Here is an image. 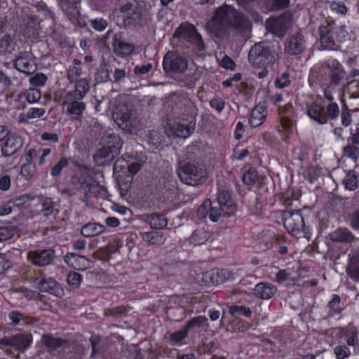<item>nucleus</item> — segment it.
<instances>
[{"instance_id":"1","label":"nucleus","mask_w":359,"mask_h":359,"mask_svg":"<svg viewBox=\"0 0 359 359\" xmlns=\"http://www.w3.org/2000/svg\"><path fill=\"white\" fill-rule=\"evenodd\" d=\"M251 27L252 22L245 15L228 5L219 7L208 25L209 32L220 39H227L231 29L243 34L248 32Z\"/></svg>"},{"instance_id":"2","label":"nucleus","mask_w":359,"mask_h":359,"mask_svg":"<svg viewBox=\"0 0 359 359\" xmlns=\"http://www.w3.org/2000/svg\"><path fill=\"white\" fill-rule=\"evenodd\" d=\"M115 123L123 130L132 133L137 126L136 111L130 103H120L113 113Z\"/></svg>"},{"instance_id":"3","label":"nucleus","mask_w":359,"mask_h":359,"mask_svg":"<svg viewBox=\"0 0 359 359\" xmlns=\"http://www.w3.org/2000/svg\"><path fill=\"white\" fill-rule=\"evenodd\" d=\"M178 176L183 183L196 186L203 182L205 172L196 162L182 161L178 166Z\"/></svg>"},{"instance_id":"4","label":"nucleus","mask_w":359,"mask_h":359,"mask_svg":"<svg viewBox=\"0 0 359 359\" xmlns=\"http://www.w3.org/2000/svg\"><path fill=\"white\" fill-rule=\"evenodd\" d=\"M248 59L255 67H266L273 63L275 56L271 44L267 42L255 43L249 51Z\"/></svg>"},{"instance_id":"5","label":"nucleus","mask_w":359,"mask_h":359,"mask_svg":"<svg viewBox=\"0 0 359 359\" xmlns=\"http://www.w3.org/2000/svg\"><path fill=\"white\" fill-rule=\"evenodd\" d=\"M163 67L167 74L175 79L187 69L188 61L178 54L170 51L164 56Z\"/></svg>"},{"instance_id":"6","label":"nucleus","mask_w":359,"mask_h":359,"mask_svg":"<svg viewBox=\"0 0 359 359\" xmlns=\"http://www.w3.org/2000/svg\"><path fill=\"white\" fill-rule=\"evenodd\" d=\"M174 36L178 37L182 41H185L201 51L205 46L201 36L198 33L196 27L190 24H182L175 32Z\"/></svg>"},{"instance_id":"7","label":"nucleus","mask_w":359,"mask_h":359,"mask_svg":"<svg viewBox=\"0 0 359 359\" xmlns=\"http://www.w3.org/2000/svg\"><path fill=\"white\" fill-rule=\"evenodd\" d=\"M284 227L292 235L303 232L305 222L301 210H286L282 215Z\"/></svg>"},{"instance_id":"8","label":"nucleus","mask_w":359,"mask_h":359,"mask_svg":"<svg viewBox=\"0 0 359 359\" xmlns=\"http://www.w3.org/2000/svg\"><path fill=\"white\" fill-rule=\"evenodd\" d=\"M337 104L331 102L327 107L325 113L322 106L318 104H312L308 107L307 114L310 118L316 122L323 124L327 122V116L334 118L337 115Z\"/></svg>"},{"instance_id":"9","label":"nucleus","mask_w":359,"mask_h":359,"mask_svg":"<svg viewBox=\"0 0 359 359\" xmlns=\"http://www.w3.org/2000/svg\"><path fill=\"white\" fill-rule=\"evenodd\" d=\"M82 100L67 94L64 97L62 106L67 107L66 114L71 116L72 120L80 121L83 118L86 104Z\"/></svg>"},{"instance_id":"10","label":"nucleus","mask_w":359,"mask_h":359,"mask_svg":"<svg viewBox=\"0 0 359 359\" xmlns=\"http://www.w3.org/2000/svg\"><path fill=\"white\" fill-rule=\"evenodd\" d=\"M322 70L325 76H327L330 79L329 85L324 89V95L327 100L331 102L334 99L332 93L337 86V63L334 60H327L322 65Z\"/></svg>"},{"instance_id":"11","label":"nucleus","mask_w":359,"mask_h":359,"mask_svg":"<svg viewBox=\"0 0 359 359\" xmlns=\"http://www.w3.org/2000/svg\"><path fill=\"white\" fill-rule=\"evenodd\" d=\"M55 257V251L51 248L36 250L28 254V259L39 266H45L52 264Z\"/></svg>"},{"instance_id":"12","label":"nucleus","mask_w":359,"mask_h":359,"mask_svg":"<svg viewBox=\"0 0 359 359\" xmlns=\"http://www.w3.org/2000/svg\"><path fill=\"white\" fill-rule=\"evenodd\" d=\"M113 50L119 57H127L134 51V46L124 39L123 32L116 33L113 37Z\"/></svg>"},{"instance_id":"13","label":"nucleus","mask_w":359,"mask_h":359,"mask_svg":"<svg viewBox=\"0 0 359 359\" xmlns=\"http://www.w3.org/2000/svg\"><path fill=\"white\" fill-rule=\"evenodd\" d=\"M305 48L304 36L297 33L292 35L288 39L285 47V52L290 55H298L301 54Z\"/></svg>"},{"instance_id":"14","label":"nucleus","mask_w":359,"mask_h":359,"mask_svg":"<svg viewBox=\"0 0 359 359\" xmlns=\"http://www.w3.org/2000/svg\"><path fill=\"white\" fill-rule=\"evenodd\" d=\"M23 143L21 136L15 134L8 135L1 147L2 155L6 157L13 155L22 147Z\"/></svg>"},{"instance_id":"15","label":"nucleus","mask_w":359,"mask_h":359,"mask_svg":"<svg viewBox=\"0 0 359 359\" xmlns=\"http://www.w3.org/2000/svg\"><path fill=\"white\" fill-rule=\"evenodd\" d=\"M13 67L20 72L29 75L34 73L36 68L29 62V54L27 52H20L13 60Z\"/></svg>"},{"instance_id":"16","label":"nucleus","mask_w":359,"mask_h":359,"mask_svg":"<svg viewBox=\"0 0 359 359\" xmlns=\"http://www.w3.org/2000/svg\"><path fill=\"white\" fill-rule=\"evenodd\" d=\"M38 284L41 292H48L60 298L65 295L63 288L52 278H41Z\"/></svg>"},{"instance_id":"17","label":"nucleus","mask_w":359,"mask_h":359,"mask_svg":"<svg viewBox=\"0 0 359 359\" xmlns=\"http://www.w3.org/2000/svg\"><path fill=\"white\" fill-rule=\"evenodd\" d=\"M201 77V72L199 70L189 69H187L185 73L180 74L175 79L177 80L180 86L193 88Z\"/></svg>"},{"instance_id":"18","label":"nucleus","mask_w":359,"mask_h":359,"mask_svg":"<svg viewBox=\"0 0 359 359\" xmlns=\"http://www.w3.org/2000/svg\"><path fill=\"white\" fill-rule=\"evenodd\" d=\"M217 201L224 215L230 216L235 212L236 205L231 199V196L229 191H219Z\"/></svg>"},{"instance_id":"19","label":"nucleus","mask_w":359,"mask_h":359,"mask_svg":"<svg viewBox=\"0 0 359 359\" xmlns=\"http://www.w3.org/2000/svg\"><path fill=\"white\" fill-rule=\"evenodd\" d=\"M64 260L71 267L77 269H85L90 266L91 262L83 255H79L76 253L68 252Z\"/></svg>"},{"instance_id":"20","label":"nucleus","mask_w":359,"mask_h":359,"mask_svg":"<svg viewBox=\"0 0 359 359\" xmlns=\"http://www.w3.org/2000/svg\"><path fill=\"white\" fill-rule=\"evenodd\" d=\"M334 30L331 25L322 26L320 27V42L323 49L334 50V39L333 37Z\"/></svg>"},{"instance_id":"21","label":"nucleus","mask_w":359,"mask_h":359,"mask_svg":"<svg viewBox=\"0 0 359 359\" xmlns=\"http://www.w3.org/2000/svg\"><path fill=\"white\" fill-rule=\"evenodd\" d=\"M117 156L114 151L103 146L94 154V159L97 165L104 166L110 164Z\"/></svg>"},{"instance_id":"22","label":"nucleus","mask_w":359,"mask_h":359,"mask_svg":"<svg viewBox=\"0 0 359 359\" xmlns=\"http://www.w3.org/2000/svg\"><path fill=\"white\" fill-rule=\"evenodd\" d=\"M267 116L266 108L263 105L255 106L249 117V123L251 127L257 128L261 126Z\"/></svg>"},{"instance_id":"23","label":"nucleus","mask_w":359,"mask_h":359,"mask_svg":"<svg viewBox=\"0 0 359 359\" xmlns=\"http://www.w3.org/2000/svg\"><path fill=\"white\" fill-rule=\"evenodd\" d=\"M277 291L275 285L268 283H259L255 285L254 294L262 299L271 298Z\"/></svg>"},{"instance_id":"24","label":"nucleus","mask_w":359,"mask_h":359,"mask_svg":"<svg viewBox=\"0 0 359 359\" xmlns=\"http://www.w3.org/2000/svg\"><path fill=\"white\" fill-rule=\"evenodd\" d=\"M288 23L284 18L273 20L269 25V31L277 36L283 37L288 29Z\"/></svg>"},{"instance_id":"25","label":"nucleus","mask_w":359,"mask_h":359,"mask_svg":"<svg viewBox=\"0 0 359 359\" xmlns=\"http://www.w3.org/2000/svg\"><path fill=\"white\" fill-rule=\"evenodd\" d=\"M85 195L86 197L93 196L95 198H106L108 196V191L105 187L95 182H90Z\"/></svg>"},{"instance_id":"26","label":"nucleus","mask_w":359,"mask_h":359,"mask_svg":"<svg viewBox=\"0 0 359 359\" xmlns=\"http://www.w3.org/2000/svg\"><path fill=\"white\" fill-rule=\"evenodd\" d=\"M104 146L109 150L114 151L116 155H118L123 146V142L121 137L115 134L111 133L106 137L104 141Z\"/></svg>"},{"instance_id":"27","label":"nucleus","mask_w":359,"mask_h":359,"mask_svg":"<svg viewBox=\"0 0 359 359\" xmlns=\"http://www.w3.org/2000/svg\"><path fill=\"white\" fill-rule=\"evenodd\" d=\"M90 89L89 82L86 79H80L76 81L75 89L68 92L67 95H71L74 97L83 99Z\"/></svg>"},{"instance_id":"28","label":"nucleus","mask_w":359,"mask_h":359,"mask_svg":"<svg viewBox=\"0 0 359 359\" xmlns=\"http://www.w3.org/2000/svg\"><path fill=\"white\" fill-rule=\"evenodd\" d=\"M32 340L31 334H18L12 336V347L18 350H25L30 344Z\"/></svg>"},{"instance_id":"29","label":"nucleus","mask_w":359,"mask_h":359,"mask_svg":"<svg viewBox=\"0 0 359 359\" xmlns=\"http://www.w3.org/2000/svg\"><path fill=\"white\" fill-rule=\"evenodd\" d=\"M16 43L9 34H5L0 39V55H7L15 51Z\"/></svg>"},{"instance_id":"30","label":"nucleus","mask_w":359,"mask_h":359,"mask_svg":"<svg viewBox=\"0 0 359 359\" xmlns=\"http://www.w3.org/2000/svg\"><path fill=\"white\" fill-rule=\"evenodd\" d=\"M105 227L96 223H88L84 225L81 231V234L87 238L96 236L104 231Z\"/></svg>"},{"instance_id":"31","label":"nucleus","mask_w":359,"mask_h":359,"mask_svg":"<svg viewBox=\"0 0 359 359\" xmlns=\"http://www.w3.org/2000/svg\"><path fill=\"white\" fill-rule=\"evenodd\" d=\"M147 221L154 229H161L166 226L168 221L163 214L153 213L147 216Z\"/></svg>"},{"instance_id":"32","label":"nucleus","mask_w":359,"mask_h":359,"mask_svg":"<svg viewBox=\"0 0 359 359\" xmlns=\"http://www.w3.org/2000/svg\"><path fill=\"white\" fill-rule=\"evenodd\" d=\"M210 237V232L204 228L196 229L190 237V243L195 245L204 244Z\"/></svg>"},{"instance_id":"33","label":"nucleus","mask_w":359,"mask_h":359,"mask_svg":"<svg viewBox=\"0 0 359 359\" xmlns=\"http://www.w3.org/2000/svg\"><path fill=\"white\" fill-rule=\"evenodd\" d=\"M42 341L44 345L48 348L49 351L65 346L68 343L66 340L61 338H55L50 335H43Z\"/></svg>"},{"instance_id":"34","label":"nucleus","mask_w":359,"mask_h":359,"mask_svg":"<svg viewBox=\"0 0 359 359\" xmlns=\"http://www.w3.org/2000/svg\"><path fill=\"white\" fill-rule=\"evenodd\" d=\"M142 239L151 245H162L165 241V238L158 232H145L142 234Z\"/></svg>"},{"instance_id":"35","label":"nucleus","mask_w":359,"mask_h":359,"mask_svg":"<svg viewBox=\"0 0 359 359\" xmlns=\"http://www.w3.org/2000/svg\"><path fill=\"white\" fill-rule=\"evenodd\" d=\"M350 262L351 264L347 268V272L351 278L359 281V254L353 253Z\"/></svg>"},{"instance_id":"36","label":"nucleus","mask_w":359,"mask_h":359,"mask_svg":"<svg viewBox=\"0 0 359 359\" xmlns=\"http://www.w3.org/2000/svg\"><path fill=\"white\" fill-rule=\"evenodd\" d=\"M338 42L344 44V46L348 48L353 46V41L346 26H341L338 31Z\"/></svg>"},{"instance_id":"37","label":"nucleus","mask_w":359,"mask_h":359,"mask_svg":"<svg viewBox=\"0 0 359 359\" xmlns=\"http://www.w3.org/2000/svg\"><path fill=\"white\" fill-rule=\"evenodd\" d=\"M229 313L234 316L250 317L252 311L249 307L245 306L233 305L229 307Z\"/></svg>"},{"instance_id":"38","label":"nucleus","mask_w":359,"mask_h":359,"mask_svg":"<svg viewBox=\"0 0 359 359\" xmlns=\"http://www.w3.org/2000/svg\"><path fill=\"white\" fill-rule=\"evenodd\" d=\"M150 142L156 147H158L166 143L167 136L158 130H151L149 133Z\"/></svg>"},{"instance_id":"39","label":"nucleus","mask_w":359,"mask_h":359,"mask_svg":"<svg viewBox=\"0 0 359 359\" xmlns=\"http://www.w3.org/2000/svg\"><path fill=\"white\" fill-rule=\"evenodd\" d=\"M258 179L259 175L256 169L255 168H250L244 173L242 180L245 184L252 186L255 184Z\"/></svg>"},{"instance_id":"40","label":"nucleus","mask_w":359,"mask_h":359,"mask_svg":"<svg viewBox=\"0 0 359 359\" xmlns=\"http://www.w3.org/2000/svg\"><path fill=\"white\" fill-rule=\"evenodd\" d=\"M346 189L353 191L358 187L357 176L353 172H349L342 181Z\"/></svg>"},{"instance_id":"41","label":"nucleus","mask_w":359,"mask_h":359,"mask_svg":"<svg viewBox=\"0 0 359 359\" xmlns=\"http://www.w3.org/2000/svg\"><path fill=\"white\" fill-rule=\"evenodd\" d=\"M71 182L76 189L83 190L86 193L90 182L87 181L85 176L73 175Z\"/></svg>"},{"instance_id":"42","label":"nucleus","mask_w":359,"mask_h":359,"mask_svg":"<svg viewBox=\"0 0 359 359\" xmlns=\"http://www.w3.org/2000/svg\"><path fill=\"white\" fill-rule=\"evenodd\" d=\"M193 129L187 124H177L175 128L174 134L177 137L187 138L191 135Z\"/></svg>"},{"instance_id":"43","label":"nucleus","mask_w":359,"mask_h":359,"mask_svg":"<svg viewBox=\"0 0 359 359\" xmlns=\"http://www.w3.org/2000/svg\"><path fill=\"white\" fill-rule=\"evenodd\" d=\"M266 3L270 11H278L287 8L290 0H266Z\"/></svg>"},{"instance_id":"44","label":"nucleus","mask_w":359,"mask_h":359,"mask_svg":"<svg viewBox=\"0 0 359 359\" xmlns=\"http://www.w3.org/2000/svg\"><path fill=\"white\" fill-rule=\"evenodd\" d=\"M41 97V91L34 88H29L25 93V97L26 101L29 104H34L37 102Z\"/></svg>"},{"instance_id":"45","label":"nucleus","mask_w":359,"mask_h":359,"mask_svg":"<svg viewBox=\"0 0 359 359\" xmlns=\"http://www.w3.org/2000/svg\"><path fill=\"white\" fill-rule=\"evenodd\" d=\"M69 165V160L65 157H62L59 161L51 168L50 174L56 177L60 175L63 168Z\"/></svg>"},{"instance_id":"46","label":"nucleus","mask_w":359,"mask_h":359,"mask_svg":"<svg viewBox=\"0 0 359 359\" xmlns=\"http://www.w3.org/2000/svg\"><path fill=\"white\" fill-rule=\"evenodd\" d=\"M207 320L208 319L205 316H196L188 320L184 327L189 331L194 327H203Z\"/></svg>"},{"instance_id":"47","label":"nucleus","mask_w":359,"mask_h":359,"mask_svg":"<svg viewBox=\"0 0 359 359\" xmlns=\"http://www.w3.org/2000/svg\"><path fill=\"white\" fill-rule=\"evenodd\" d=\"M129 75V71L125 68H115L111 76V83H119L125 80Z\"/></svg>"},{"instance_id":"48","label":"nucleus","mask_w":359,"mask_h":359,"mask_svg":"<svg viewBox=\"0 0 359 359\" xmlns=\"http://www.w3.org/2000/svg\"><path fill=\"white\" fill-rule=\"evenodd\" d=\"M142 166V162L131 157L126 161V170H127L130 174L135 175L141 169Z\"/></svg>"},{"instance_id":"49","label":"nucleus","mask_w":359,"mask_h":359,"mask_svg":"<svg viewBox=\"0 0 359 359\" xmlns=\"http://www.w3.org/2000/svg\"><path fill=\"white\" fill-rule=\"evenodd\" d=\"M79 4V0H75L74 3L69 2L67 4V11L72 22L76 21L79 18L80 14L78 7Z\"/></svg>"},{"instance_id":"50","label":"nucleus","mask_w":359,"mask_h":359,"mask_svg":"<svg viewBox=\"0 0 359 359\" xmlns=\"http://www.w3.org/2000/svg\"><path fill=\"white\" fill-rule=\"evenodd\" d=\"M41 212L46 217L53 214L55 210V203L50 198H44L41 203Z\"/></svg>"},{"instance_id":"51","label":"nucleus","mask_w":359,"mask_h":359,"mask_svg":"<svg viewBox=\"0 0 359 359\" xmlns=\"http://www.w3.org/2000/svg\"><path fill=\"white\" fill-rule=\"evenodd\" d=\"M121 11L126 13L128 17H133V15L137 14L138 12V7L137 6L135 1L131 0L122 6Z\"/></svg>"},{"instance_id":"52","label":"nucleus","mask_w":359,"mask_h":359,"mask_svg":"<svg viewBox=\"0 0 359 359\" xmlns=\"http://www.w3.org/2000/svg\"><path fill=\"white\" fill-rule=\"evenodd\" d=\"M95 79L98 82H111L110 72L107 68L104 67H102L97 69Z\"/></svg>"},{"instance_id":"53","label":"nucleus","mask_w":359,"mask_h":359,"mask_svg":"<svg viewBox=\"0 0 359 359\" xmlns=\"http://www.w3.org/2000/svg\"><path fill=\"white\" fill-rule=\"evenodd\" d=\"M36 171L35 165L32 163H25L20 169V174L25 179L32 177Z\"/></svg>"},{"instance_id":"54","label":"nucleus","mask_w":359,"mask_h":359,"mask_svg":"<svg viewBox=\"0 0 359 359\" xmlns=\"http://www.w3.org/2000/svg\"><path fill=\"white\" fill-rule=\"evenodd\" d=\"M359 149L355 145H347L344 148V156H347L354 161L358 158Z\"/></svg>"},{"instance_id":"55","label":"nucleus","mask_w":359,"mask_h":359,"mask_svg":"<svg viewBox=\"0 0 359 359\" xmlns=\"http://www.w3.org/2000/svg\"><path fill=\"white\" fill-rule=\"evenodd\" d=\"M338 50L341 52L340 58L343 62H346L350 66L355 62V56L353 53L342 49V45H338Z\"/></svg>"},{"instance_id":"56","label":"nucleus","mask_w":359,"mask_h":359,"mask_svg":"<svg viewBox=\"0 0 359 359\" xmlns=\"http://www.w3.org/2000/svg\"><path fill=\"white\" fill-rule=\"evenodd\" d=\"M82 280V276L77 272H70L68 276V284L74 287L77 288L79 287Z\"/></svg>"},{"instance_id":"57","label":"nucleus","mask_w":359,"mask_h":359,"mask_svg":"<svg viewBox=\"0 0 359 359\" xmlns=\"http://www.w3.org/2000/svg\"><path fill=\"white\" fill-rule=\"evenodd\" d=\"M47 76L43 73H37L29 78V82L32 86H43L47 81Z\"/></svg>"},{"instance_id":"58","label":"nucleus","mask_w":359,"mask_h":359,"mask_svg":"<svg viewBox=\"0 0 359 359\" xmlns=\"http://www.w3.org/2000/svg\"><path fill=\"white\" fill-rule=\"evenodd\" d=\"M130 309L129 307H126V306H117L114 309H109L107 313L106 314L107 316H114V317H121L123 316H125L127 312L128 311V310Z\"/></svg>"},{"instance_id":"59","label":"nucleus","mask_w":359,"mask_h":359,"mask_svg":"<svg viewBox=\"0 0 359 359\" xmlns=\"http://www.w3.org/2000/svg\"><path fill=\"white\" fill-rule=\"evenodd\" d=\"M187 334L188 330L184 326V327L182 330L172 333L170 336V339L175 343H178L187 337Z\"/></svg>"},{"instance_id":"60","label":"nucleus","mask_w":359,"mask_h":359,"mask_svg":"<svg viewBox=\"0 0 359 359\" xmlns=\"http://www.w3.org/2000/svg\"><path fill=\"white\" fill-rule=\"evenodd\" d=\"M211 205V202L209 200L205 201L203 205H200L196 211V216L198 219H202L205 218L208 215H209L208 207Z\"/></svg>"},{"instance_id":"61","label":"nucleus","mask_w":359,"mask_h":359,"mask_svg":"<svg viewBox=\"0 0 359 359\" xmlns=\"http://www.w3.org/2000/svg\"><path fill=\"white\" fill-rule=\"evenodd\" d=\"M353 239L351 232L346 229H338V242H349Z\"/></svg>"},{"instance_id":"62","label":"nucleus","mask_w":359,"mask_h":359,"mask_svg":"<svg viewBox=\"0 0 359 359\" xmlns=\"http://www.w3.org/2000/svg\"><path fill=\"white\" fill-rule=\"evenodd\" d=\"M82 69L77 67L69 68L67 73L68 79L71 83L78 81V78L81 75Z\"/></svg>"},{"instance_id":"63","label":"nucleus","mask_w":359,"mask_h":359,"mask_svg":"<svg viewBox=\"0 0 359 359\" xmlns=\"http://www.w3.org/2000/svg\"><path fill=\"white\" fill-rule=\"evenodd\" d=\"M290 83V80L289 79V74L287 72H284L281 74L279 78H277L275 81V85L278 88H283L287 86Z\"/></svg>"},{"instance_id":"64","label":"nucleus","mask_w":359,"mask_h":359,"mask_svg":"<svg viewBox=\"0 0 359 359\" xmlns=\"http://www.w3.org/2000/svg\"><path fill=\"white\" fill-rule=\"evenodd\" d=\"M210 105L218 112H221L225 107V102L222 98L215 96L210 101Z\"/></svg>"}]
</instances>
